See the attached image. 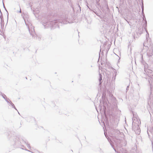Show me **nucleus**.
<instances>
[{"label": "nucleus", "mask_w": 153, "mask_h": 153, "mask_svg": "<svg viewBox=\"0 0 153 153\" xmlns=\"http://www.w3.org/2000/svg\"><path fill=\"white\" fill-rule=\"evenodd\" d=\"M42 24L45 28L50 27L52 29H54L56 28H59V23L63 24H67L70 23V22L68 20V19L66 18L62 19H59L54 20H47L45 19L42 20Z\"/></svg>", "instance_id": "obj_1"}, {"label": "nucleus", "mask_w": 153, "mask_h": 153, "mask_svg": "<svg viewBox=\"0 0 153 153\" xmlns=\"http://www.w3.org/2000/svg\"><path fill=\"white\" fill-rule=\"evenodd\" d=\"M144 71L145 73L149 77V82L150 85L151 95L148 100V103L153 104V98L152 97V93H153V71L147 68H146V65H144Z\"/></svg>", "instance_id": "obj_2"}, {"label": "nucleus", "mask_w": 153, "mask_h": 153, "mask_svg": "<svg viewBox=\"0 0 153 153\" xmlns=\"http://www.w3.org/2000/svg\"><path fill=\"white\" fill-rule=\"evenodd\" d=\"M149 34L147 33L146 34V41L145 42L144 44V46L148 48L146 58L147 60L149 59V57L152 56L153 55V46L152 43L150 41V39L149 38Z\"/></svg>", "instance_id": "obj_3"}, {"label": "nucleus", "mask_w": 153, "mask_h": 153, "mask_svg": "<svg viewBox=\"0 0 153 153\" xmlns=\"http://www.w3.org/2000/svg\"><path fill=\"white\" fill-rule=\"evenodd\" d=\"M133 117L132 119V129L134 131L136 134H139L140 133V130L139 127L140 120L137 116L134 117L133 114Z\"/></svg>", "instance_id": "obj_4"}, {"label": "nucleus", "mask_w": 153, "mask_h": 153, "mask_svg": "<svg viewBox=\"0 0 153 153\" xmlns=\"http://www.w3.org/2000/svg\"><path fill=\"white\" fill-rule=\"evenodd\" d=\"M24 19L25 24L28 28L30 33L32 36L33 37H35L36 34L35 33L34 27L32 26V25L30 22H29L27 20L26 21Z\"/></svg>", "instance_id": "obj_5"}, {"label": "nucleus", "mask_w": 153, "mask_h": 153, "mask_svg": "<svg viewBox=\"0 0 153 153\" xmlns=\"http://www.w3.org/2000/svg\"><path fill=\"white\" fill-rule=\"evenodd\" d=\"M113 141H114V143L117 146L120 147L121 146V143L122 140L120 139L118 136H112Z\"/></svg>", "instance_id": "obj_6"}, {"label": "nucleus", "mask_w": 153, "mask_h": 153, "mask_svg": "<svg viewBox=\"0 0 153 153\" xmlns=\"http://www.w3.org/2000/svg\"><path fill=\"white\" fill-rule=\"evenodd\" d=\"M149 132L150 133L152 134V135L153 136V126L152 128L149 129V128H148V130L147 131V134H148V136L150 137V135L149 134Z\"/></svg>", "instance_id": "obj_7"}, {"label": "nucleus", "mask_w": 153, "mask_h": 153, "mask_svg": "<svg viewBox=\"0 0 153 153\" xmlns=\"http://www.w3.org/2000/svg\"><path fill=\"white\" fill-rule=\"evenodd\" d=\"M104 134H105V136L107 138L108 141L109 142V143H110V145H111L112 147V148H113V149H114V150L115 151V152H117L116 149H114V146L113 144L112 143H113V142H112L111 140L110 139H109L108 138H107V137H106V135L105 134V133H104Z\"/></svg>", "instance_id": "obj_8"}, {"label": "nucleus", "mask_w": 153, "mask_h": 153, "mask_svg": "<svg viewBox=\"0 0 153 153\" xmlns=\"http://www.w3.org/2000/svg\"><path fill=\"white\" fill-rule=\"evenodd\" d=\"M102 80V75L100 73H99V80L100 82V85L101 83V81Z\"/></svg>", "instance_id": "obj_9"}, {"label": "nucleus", "mask_w": 153, "mask_h": 153, "mask_svg": "<svg viewBox=\"0 0 153 153\" xmlns=\"http://www.w3.org/2000/svg\"><path fill=\"white\" fill-rule=\"evenodd\" d=\"M142 5L141 6L142 10V13L143 14V10H144V6H143V1H142Z\"/></svg>", "instance_id": "obj_10"}, {"label": "nucleus", "mask_w": 153, "mask_h": 153, "mask_svg": "<svg viewBox=\"0 0 153 153\" xmlns=\"http://www.w3.org/2000/svg\"><path fill=\"white\" fill-rule=\"evenodd\" d=\"M23 142H24L25 144H26L28 148L30 147V145L28 144L26 142L23 141Z\"/></svg>", "instance_id": "obj_11"}, {"label": "nucleus", "mask_w": 153, "mask_h": 153, "mask_svg": "<svg viewBox=\"0 0 153 153\" xmlns=\"http://www.w3.org/2000/svg\"><path fill=\"white\" fill-rule=\"evenodd\" d=\"M9 103L10 104V105H11L12 106L13 108H15V106L13 104L11 101L10 102H9Z\"/></svg>", "instance_id": "obj_12"}, {"label": "nucleus", "mask_w": 153, "mask_h": 153, "mask_svg": "<svg viewBox=\"0 0 153 153\" xmlns=\"http://www.w3.org/2000/svg\"><path fill=\"white\" fill-rule=\"evenodd\" d=\"M2 96L4 99H6V98H7L6 96L4 94H2Z\"/></svg>", "instance_id": "obj_13"}, {"label": "nucleus", "mask_w": 153, "mask_h": 153, "mask_svg": "<svg viewBox=\"0 0 153 153\" xmlns=\"http://www.w3.org/2000/svg\"><path fill=\"white\" fill-rule=\"evenodd\" d=\"M5 100L8 103L9 102V99L6 98V99H5Z\"/></svg>", "instance_id": "obj_14"}, {"label": "nucleus", "mask_w": 153, "mask_h": 153, "mask_svg": "<svg viewBox=\"0 0 153 153\" xmlns=\"http://www.w3.org/2000/svg\"><path fill=\"white\" fill-rule=\"evenodd\" d=\"M114 74H115V76L116 75V74H117V72L116 71V70H115V71H114Z\"/></svg>", "instance_id": "obj_15"}, {"label": "nucleus", "mask_w": 153, "mask_h": 153, "mask_svg": "<svg viewBox=\"0 0 153 153\" xmlns=\"http://www.w3.org/2000/svg\"><path fill=\"white\" fill-rule=\"evenodd\" d=\"M4 7L5 8V10L7 11V14H8V12H7V10L6 9V8L5 7H4Z\"/></svg>", "instance_id": "obj_16"}, {"label": "nucleus", "mask_w": 153, "mask_h": 153, "mask_svg": "<svg viewBox=\"0 0 153 153\" xmlns=\"http://www.w3.org/2000/svg\"><path fill=\"white\" fill-rule=\"evenodd\" d=\"M0 17L1 18V22H2V18L0 16Z\"/></svg>", "instance_id": "obj_17"}, {"label": "nucleus", "mask_w": 153, "mask_h": 153, "mask_svg": "<svg viewBox=\"0 0 153 153\" xmlns=\"http://www.w3.org/2000/svg\"><path fill=\"white\" fill-rule=\"evenodd\" d=\"M141 58H142V61L143 60V55H142V56H141Z\"/></svg>", "instance_id": "obj_18"}, {"label": "nucleus", "mask_w": 153, "mask_h": 153, "mask_svg": "<svg viewBox=\"0 0 153 153\" xmlns=\"http://www.w3.org/2000/svg\"><path fill=\"white\" fill-rule=\"evenodd\" d=\"M20 13H21V9L20 8V10L19 12Z\"/></svg>", "instance_id": "obj_19"}, {"label": "nucleus", "mask_w": 153, "mask_h": 153, "mask_svg": "<svg viewBox=\"0 0 153 153\" xmlns=\"http://www.w3.org/2000/svg\"><path fill=\"white\" fill-rule=\"evenodd\" d=\"M86 3H87V6L88 7V8H89L88 6V5H87V4H88V3H87V2H86Z\"/></svg>", "instance_id": "obj_20"}, {"label": "nucleus", "mask_w": 153, "mask_h": 153, "mask_svg": "<svg viewBox=\"0 0 153 153\" xmlns=\"http://www.w3.org/2000/svg\"><path fill=\"white\" fill-rule=\"evenodd\" d=\"M15 109H16V110H17L16 108L15 107V108H14Z\"/></svg>", "instance_id": "obj_21"}, {"label": "nucleus", "mask_w": 153, "mask_h": 153, "mask_svg": "<svg viewBox=\"0 0 153 153\" xmlns=\"http://www.w3.org/2000/svg\"><path fill=\"white\" fill-rule=\"evenodd\" d=\"M120 133V131H118V132L117 133Z\"/></svg>", "instance_id": "obj_22"}, {"label": "nucleus", "mask_w": 153, "mask_h": 153, "mask_svg": "<svg viewBox=\"0 0 153 153\" xmlns=\"http://www.w3.org/2000/svg\"><path fill=\"white\" fill-rule=\"evenodd\" d=\"M97 4H98L99 3H98V2H97Z\"/></svg>", "instance_id": "obj_23"}, {"label": "nucleus", "mask_w": 153, "mask_h": 153, "mask_svg": "<svg viewBox=\"0 0 153 153\" xmlns=\"http://www.w3.org/2000/svg\"><path fill=\"white\" fill-rule=\"evenodd\" d=\"M146 23H147V22H146Z\"/></svg>", "instance_id": "obj_24"}, {"label": "nucleus", "mask_w": 153, "mask_h": 153, "mask_svg": "<svg viewBox=\"0 0 153 153\" xmlns=\"http://www.w3.org/2000/svg\"><path fill=\"white\" fill-rule=\"evenodd\" d=\"M127 21V22L128 23H129L128 22V21Z\"/></svg>", "instance_id": "obj_25"}, {"label": "nucleus", "mask_w": 153, "mask_h": 153, "mask_svg": "<svg viewBox=\"0 0 153 153\" xmlns=\"http://www.w3.org/2000/svg\"><path fill=\"white\" fill-rule=\"evenodd\" d=\"M39 12V11H38V12H36V13H38Z\"/></svg>", "instance_id": "obj_26"}, {"label": "nucleus", "mask_w": 153, "mask_h": 153, "mask_svg": "<svg viewBox=\"0 0 153 153\" xmlns=\"http://www.w3.org/2000/svg\"><path fill=\"white\" fill-rule=\"evenodd\" d=\"M36 10H35V11L36 12Z\"/></svg>", "instance_id": "obj_27"}, {"label": "nucleus", "mask_w": 153, "mask_h": 153, "mask_svg": "<svg viewBox=\"0 0 153 153\" xmlns=\"http://www.w3.org/2000/svg\"><path fill=\"white\" fill-rule=\"evenodd\" d=\"M128 86H127V88H128Z\"/></svg>", "instance_id": "obj_28"}, {"label": "nucleus", "mask_w": 153, "mask_h": 153, "mask_svg": "<svg viewBox=\"0 0 153 153\" xmlns=\"http://www.w3.org/2000/svg\"><path fill=\"white\" fill-rule=\"evenodd\" d=\"M117 153H119L118 152H117Z\"/></svg>", "instance_id": "obj_29"}]
</instances>
